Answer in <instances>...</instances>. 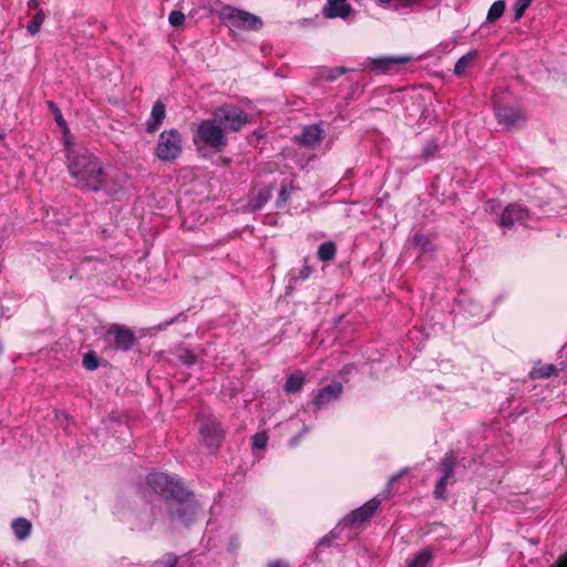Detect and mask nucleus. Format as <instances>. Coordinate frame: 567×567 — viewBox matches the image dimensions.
Wrapping results in <instances>:
<instances>
[{
	"label": "nucleus",
	"instance_id": "obj_10",
	"mask_svg": "<svg viewBox=\"0 0 567 567\" xmlns=\"http://www.w3.org/2000/svg\"><path fill=\"white\" fill-rule=\"evenodd\" d=\"M495 116L499 124L509 130L517 127L525 120L519 109L509 106H497L495 109Z\"/></svg>",
	"mask_w": 567,
	"mask_h": 567
},
{
	"label": "nucleus",
	"instance_id": "obj_14",
	"mask_svg": "<svg viewBox=\"0 0 567 567\" xmlns=\"http://www.w3.org/2000/svg\"><path fill=\"white\" fill-rule=\"evenodd\" d=\"M322 12L328 19H346L351 12V7L347 3V0H327Z\"/></svg>",
	"mask_w": 567,
	"mask_h": 567
},
{
	"label": "nucleus",
	"instance_id": "obj_44",
	"mask_svg": "<svg viewBox=\"0 0 567 567\" xmlns=\"http://www.w3.org/2000/svg\"><path fill=\"white\" fill-rule=\"evenodd\" d=\"M267 567H285L280 561H271Z\"/></svg>",
	"mask_w": 567,
	"mask_h": 567
},
{
	"label": "nucleus",
	"instance_id": "obj_40",
	"mask_svg": "<svg viewBox=\"0 0 567 567\" xmlns=\"http://www.w3.org/2000/svg\"><path fill=\"white\" fill-rule=\"evenodd\" d=\"M499 209H501V204L495 199L488 200L485 205V210L491 214H497Z\"/></svg>",
	"mask_w": 567,
	"mask_h": 567
},
{
	"label": "nucleus",
	"instance_id": "obj_21",
	"mask_svg": "<svg viewBox=\"0 0 567 567\" xmlns=\"http://www.w3.org/2000/svg\"><path fill=\"white\" fill-rule=\"evenodd\" d=\"M432 558L433 555L431 550H421L408 563L406 567H430Z\"/></svg>",
	"mask_w": 567,
	"mask_h": 567
},
{
	"label": "nucleus",
	"instance_id": "obj_17",
	"mask_svg": "<svg viewBox=\"0 0 567 567\" xmlns=\"http://www.w3.org/2000/svg\"><path fill=\"white\" fill-rule=\"evenodd\" d=\"M272 195V185L265 186L258 189L256 193H252L249 200L248 207L251 210H258L262 208V206L270 199Z\"/></svg>",
	"mask_w": 567,
	"mask_h": 567
},
{
	"label": "nucleus",
	"instance_id": "obj_5",
	"mask_svg": "<svg viewBox=\"0 0 567 567\" xmlns=\"http://www.w3.org/2000/svg\"><path fill=\"white\" fill-rule=\"evenodd\" d=\"M220 19L230 30L259 31L264 27L260 17L231 6L223 7Z\"/></svg>",
	"mask_w": 567,
	"mask_h": 567
},
{
	"label": "nucleus",
	"instance_id": "obj_31",
	"mask_svg": "<svg viewBox=\"0 0 567 567\" xmlns=\"http://www.w3.org/2000/svg\"><path fill=\"white\" fill-rule=\"evenodd\" d=\"M439 152V145L435 141H429L423 150H422V157L424 161H429L435 156V154Z\"/></svg>",
	"mask_w": 567,
	"mask_h": 567
},
{
	"label": "nucleus",
	"instance_id": "obj_39",
	"mask_svg": "<svg viewBox=\"0 0 567 567\" xmlns=\"http://www.w3.org/2000/svg\"><path fill=\"white\" fill-rule=\"evenodd\" d=\"M168 21L173 27H181L185 21V14L182 11L174 10L169 13Z\"/></svg>",
	"mask_w": 567,
	"mask_h": 567
},
{
	"label": "nucleus",
	"instance_id": "obj_20",
	"mask_svg": "<svg viewBox=\"0 0 567 567\" xmlns=\"http://www.w3.org/2000/svg\"><path fill=\"white\" fill-rule=\"evenodd\" d=\"M477 56L475 51H471L460 58L454 66V73L458 76H462L466 73L467 69L473 64Z\"/></svg>",
	"mask_w": 567,
	"mask_h": 567
},
{
	"label": "nucleus",
	"instance_id": "obj_4",
	"mask_svg": "<svg viewBox=\"0 0 567 567\" xmlns=\"http://www.w3.org/2000/svg\"><path fill=\"white\" fill-rule=\"evenodd\" d=\"M134 332L121 324H111L101 338L102 352L106 355L113 354L115 351H127L135 342Z\"/></svg>",
	"mask_w": 567,
	"mask_h": 567
},
{
	"label": "nucleus",
	"instance_id": "obj_42",
	"mask_svg": "<svg viewBox=\"0 0 567 567\" xmlns=\"http://www.w3.org/2000/svg\"><path fill=\"white\" fill-rule=\"evenodd\" d=\"M307 431H308L307 429H303V430H302V432H301L299 435H297V436H295L293 439H291V441H290V445H291V446L297 445L298 440L300 439L301 434H302V433H306Z\"/></svg>",
	"mask_w": 567,
	"mask_h": 567
},
{
	"label": "nucleus",
	"instance_id": "obj_6",
	"mask_svg": "<svg viewBox=\"0 0 567 567\" xmlns=\"http://www.w3.org/2000/svg\"><path fill=\"white\" fill-rule=\"evenodd\" d=\"M183 152L182 134L176 128L163 131L155 147V156L162 162L172 163L177 159Z\"/></svg>",
	"mask_w": 567,
	"mask_h": 567
},
{
	"label": "nucleus",
	"instance_id": "obj_45",
	"mask_svg": "<svg viewBox=\"0 0 567 567\" xmlns=\"http://www.w3.org/2000/svg\"><path fill=\"white\" fill-rule=\"evenodd\" d=\"M380 4H389L392 0H377Z\"/></svg>",
	"mask_w": 567,
	"mask_h": 567
},
{
	"label": "nucleus",
	"instance_id": "obj_15",
	"mask_svg": "<svg viewBox=\"0 0 567 567\" xmlns=\"http://www.w3.org/2000/svg\"><path fill=\"white\" fill-rule=\"evenodd\" d=\"M200 434L209 447H217L221 440V430L216 421H207L200 429Z\"/></svg>",
	"mask_w": 567,
	"mask_h": 567
},
{
	"label": "nucleus",
	"instance_id": "obj_23",
	"mask_svg": "<svg viewBox=\"0 0 567 567\" xmlns=\"http://www.w3.org/2000/svg\"><path fill=\"white\" fill-rule=\"evenodd\" d=\"M337 247L332 241L322 243L318 247V258L321 261H330L336 257Z\"/></svg>",
	"mask_w": 567,
	"mask_h": 567
},
{
	"label": "nucleus",
	"instance_id": "obj_18",
	"mask_svg": "<svg viewBox=\"0 0 567 567\" xmlns=\"http://www.w3.org/2000/svg\"><path fill=\"white\" fill-rule=\"evenodd\" d=\"M11 528L17 539L25 540L31 534L32 524L29 519L19 517L11 522Z\"/></svg>",
	"mask_w": 567,
	"mask_h": 567
},
{
	"label": "nucleus",
	"instance_id": "obj_3",
	"mask_svg": "<svg viewBox=\"0 0 567 567\" xmlns=\"http://www.w3.org/2000/svg\"><path fill=\"white\" fill-rule=\"evenodd\" d=\"M193 142L197 151L209 148L216 153L221 152L227 146V134L225 127L220 126L212 116L203 120L193 135Z\"/></svg>",
	"mask_w": 567,
	"mask_h": 567
},
{
	"label": "nucleus",
	"instance_id": "obj_22",
	"mask_svg": "<svg viewBox=\"0 0 567 567\" xmlns=\"http://www.w3.org/2000/svg\"><path fill=\"white\" fill-rule=\"evenodd\" d=\"M312 274V267L309 265V259H303V265L300 268H295L289 272L290 279L293 281L307 280Z\"/></svg>",
	"mask_w": 567,
	"mask_h": 567
},
{
	"label": "nucleus",
	"instance_id": "obj_35",
	"mask_svg": "<svg viewBox=\"0 0 567 567\" xmlns=\"http://www.w3.org/2000/svg\"><path fill=\"white\" fill-rule=\"evenodd\" d=\"M48 107L52 111V113L54 114V118L56 121V123L64 130L66 131L68 127H66V122L64 121L63 116H62V113L60 111V109L56 106V104L53 102V101H48Z\"/></svg>",
	"mask_w": 567,
	"mask_h": 567
},
{
	"label": "nucleus",
	"instance_id": "obj_32",
	"mask_svg": "<svg viewBox=\"0 0 567 567\" xmlns=\"http://www.w3.org/2000/svg\"><path fill=\"white\" fill-rule=\"evenodd\" d=\"M268 435L266 432H258L252 436V450H264L267 446Z\"/></svg>",
	"mask_w": 567,
	"mask_h": 567
},
{
	"label": "nucleus",
	"instance_id": "obj_47",
	"mask_svg": "<svg viewBox=\"0 0 567 567\" xmlns=\"http://www.w3.org/2000/svg\"><path fill=\"white\" fill-rule=\"evenodd\" d=\"M398 477L396 476H393L391 480H390V483L394 482Z\"/></svg>",
	"mask_w": 567,
	"mask_h": 567
},
{
	"label": "nucleus",
	"instance_id": "obj_7",
	"mask_svg": "<svg viewBox=\"0 0 567 567\" xmlns=\"http://www.w3.org/2000/svg\"><path fill=\"white\" fill-rule=\"evenodd\" d=\"M214 120L223 127L225 133L238 132L248 123V114L239 106L225 104L217 107L213 113Z\"/></svg>",
	"mask_w": 567,
	"mask_h": 567
},
{
	"label": "nucleus",
	"instance_id": "obj_25",
	"mask_svg": "<svg viewBox=\"0 0 567 567\" xmlns=\"http://www.w3.org/2000/svg\"><path fill=\"white\" fill-rule=\"evenodd\" d=\"M455 463L456 457L452 453L445 454V456L441 460V466L443 468L442 476L450 480L454 475Z\"/></svg>",
	"mask_w": 567,
	"mask_h": 567
},
{
	"label": "nucleus",
	"instance_id": "obj_24",
	"mask_svg": "<svg viewBox=\"0 0 567 567\" xmlns=\"http://www.w3.org/2000/svg\"><path fill=\"white\" fill-rule=\"evenodd\" d=\"M505 8L506 3L504 0L495 1L487 12L486 21L493 23L498 20L504 14Z\"/></svg>",
	"mask_w": 567,
	"mask_h": 567
},
{
	"label": "nucleus",
	"instance_id": "obj_28",
	"mask_svg": "<svg viewBox=\"0 0 567 567\" xmlns=\"http://www.w3.org/2000/svg\"><path fill=\"white\" fill-rule=\"evenodd\" d=\"M45 14L42 10H39L32 18V20L28 23L27 30L31 34H37L40 31V28L44 21Z\"/></svg>",
	"mask_w": 567,
	"mask_h": 567
},
{
	"label": "nucleus",
	"instance_id": "obj_30",
	"mask_svg": "<svg viewBox=\"0 0 567 567\" xmlns=\"http://www.w3.org/2000/svg\"><path fill=\"white\" fill-rule=\"evenodd\" d=\"M151 567H177V557L173 554H166L154 561Z\"/></svg>",
	"mask_w": 567,
	"mask_h": 567
},
{
	"label": "nucleus",
	"instance_id": "obj_8",
	"mask_svg": "<svg viewBox=\"0 0 567 567\" xmlns=\"http://www.w3.org/2000/svg\"><path fill=\"white\" fill-rule=\"evenodd\" d=\"M529 218V210L518 204L513 203L507 205L497 219V224L505 229H509L515 225H523Z\"/></svg>",
	"mask_w": 567,
	"mask_h": 567
},
{
	"label": "nucleus",
	"instance_id": "obj_46",
	"mask_svg": "<svg viewBox=\"0 0 567 567\" xmlns=\"http://www.w3.org/2000/svg\"><path fill=\"white\" fill-rule=\"evenodd\" d=\"M4 133L0 132V140H3Z\"/></svg>",
	"mask_w": 567,
	"mask_h": 567
},
{
	"label": "nucleus",
	"instance_id": "obj_33",
	"mask_svg": "<svg viewBox=\"0 0 567 567\" xmlns=\"http://www.w3.org/2000/svg\"><path fill=\"white\" fill-rule=\"evenodd\" d=\"M83 367L89 371H94L99 368V360L94 352H89L84 354Z\"/></svg>",
	"mask_w": 567,
	"mask_h": 567
},
{
	"label": "nucleus",
	"instance_id": "obj_41",
	"mask_svg": "<svg viewBox=\"0 0 567 567\" xmlns=\"http://www.w3.org/2000/svg\"><path fill=\"white\" fill-rule=\"evenodd\" d=\"M423 0H398L396 2V9L399 8H412L414 6H417L422 2Z\"/></svg>",
	"mask_w": 567,
	"mask_h": 567
},
{
	"label": "nucleus",
	"instance_id": "obj_2",
	"mask_svg": "<svg viewBox=\"0 0 567 567\" xmlns=\"http://www.w3.org/2000/svg\"><path fill=\"white\" fill-rule=\"evenodd\" d=\"M147 485L158 495L178 501L172 515L181 523L188 525L197 512V505L187 502L188 493L184 485L165 473H152L147 476Z\"/></svg>",
	"mask_w": 567,
	"mask_h": 567
},
{
	"label": "nucleus",
	"instance_id": "obj_29",
	"mask_svg": "<svg viewBox=\"0 0 567 567\" xmlns=\"http://www.w3.org/2000/svg\"><path fill=\"white\" fill-rule=\"evenodd\" d=\"M414 244L420 252H427L433 250V244L429 237L425 235H415L414 236Z\"/></svg>",
	"mask_w": 567,
	"mask_h": 567
},
{
	"label": "nucleus",
	"instance_id": "obj_9",
	"mask_svg": "<svg viewBox=\"0 0 567 567\" xmlns=\"http://www.w3.org/2000/svg\"><path fill=\"white\" fill-rule=\"evenodd\" d=\"M412 55H396V56H379L369 58L364 61L363 66L365 70H371L375 73H388L396 64H404L412 61Z\"/></svg>",
	"mask_w": 567,
	"mask_h": 567
},
{
	"label": "nucleus",
	"instance_id": "obj_12",
	"mask_svg": "<svg viewBox=\"0 0 567 567\" xmlns=\"http://www.w3.org/2000/svg\"><path fill=\"white\" fill-rule=\"evenodd\" d=\"M381 502L379 498L374 497L368 501L361 507L354 509L350 516L348 517L351 525L359 526L365 523L378 509Z\"/></svg>",
	"mask_w": 567,
	"mask_h": 567
},
{
	"label": "nucleus",
	"instance_id": "obj_43",
	"mask_svg": "<svg viewBox=\"0 0 567 567\" xmlns=\"http://www.w3.org/2000/svg\"><path fill=\"white\" fill-rule=\"evenodd\" d=\"M38 7H39V0H29L28 1L29 9H37Z\"/></svg>",
	"mask_w": 567,
	"mask_h": 567
},
{
	"label": "nucleus",
	"instance_id": "obj_34",
	"mask_svg": "<svg viewBox=\"0 0 567 567\" xmlns=\"http://www.w3.org/2000/svg\"><path fill=\"white\" fill-rule=\"evenodd\" d=\"M533 0H517L514 6V19L518 21L525 13L526 9L530 6Z\"/></svg>",
	"mask_w": 567,
	"mask_h": 567
},
{
	"label": "nucleus",
	"instance_id": "obj_26",
	"mask_svg": "<svg viewBox=\"0 0 567 567\" xmlns=\"http://www.w3.org/2000/svg\"><path fill=\"white\" fill-rule=\"evenodd\" d=\"M295 189L296 188L292 184H282L276 200V206L278 208H284Z\"/></svg>",
	"mask_w": 567,
	"mask_h": 567
},
{
	"label": "nucleus",
	"instance_id": "obj_11",
	"mask_svg": "<svg viewBox=\"0 0 567 567\" xmlns=\"http://www.w3.org/2000/svg\"><path fill=\"white\" fill-rule=\"evenodd\" d=\"M341 383L333 382L327 386L320 389L313 399V405L317 410L326 408L331 402L338 400L342 393Z\"/></svg>",
	"mask_w": 567,
	"mask_h": 567
},
{
	"label": "nucleus",
	"instance_id": "obj_36",
	"mask_svg": "<svg viewBox=\"0 0 567 567\" xmlns=\"http://www.w3.org/2000/svg\"><path fill=\"white\" fill-rule=\"evenodd\" d=\"M449 483V478L444 477V476H441L436 484H435V488H434V496L436 498H444L445 497V489H446V485Z\"/></svg>",
	"mask_w": 567,
	"mask_h": 567
},
{
	"label": "nucleus",
	"instance_id": "obj_13",
	"mask_svg": "<svg viewBox=\"0 0 567 567\" xmlns=\"http://www.w3.org/2000/svg\"><path fill=\"white\" fill-rule=\"evenodd\" d=\"M166 117V107L163 102L156 101L152 107L150 117L146 121L145 130L147 133H155L163 124Z\"/></svg>",
	"mask_w": 567,
	"mask_h": 567
},
{
	"label": "nucleus",
	"instance_id": "obj_48",
	"mask_svg": "<svg viewBox=\"0 0 567 567\" xmlns=\"http://www.w3.org/2000/svg\"><path fill=\"white\" fill-rule=\"evenodd\" d=\"M564 565H565L564 567H567V556H566V561L564 563Z\"/></svg>",
	"mask_w": 567,
	"mask_h": 567
},
{
	"label": "nucleus",
	"instance_id": "obj_19",
	"mask_svg": "<svg viewBox=\"0 0 567 567\" xmlns=\"http://www.w3.org/2000/svg\"><path fill=\"white\" fill-rule=\"evenodd\" d=\"M305 382L303 373L296 371L287 378L284 389L287 393H297L303 388Z\"/></svg>",
	"mask_w": 567,
	"mask_h": 567
},
{
	"label": "nucleus",
	"instance_id": "obj_37",
	"mask_svg": "<svg viewBox=\"0 0 567 567\" xmlns=\"http://www.w3.org/2000/svg\"><path fill=\"white\" fill-rule=\"evenodd\" d=\"M449 483V478L444 477V476H441L436 484H435V488H434V496L436 498H444L445 497V489H446V485Z\"/></svg>",
	"mask_w": 567,
	"mask_h": 567
},
{
	"label": "nucleus",
	"instance_id": "obj_27",
	"mask_svg": "<svg viewBox=\"0 0 567 567\" xmlns=\"http://www.w3.org/2000/svg\"><path fill=\"white\" fill-rule=\"evenodd\" d=\"M555 371L556 368L553 364H544L533 368L530 371V377L534 379H545L549 378Z\"/></svg>",
	"mask_w": 567,
	"mask_h": 567
},
{
	"label": "nucleus",
	"instance_id": "obj_1",
	"mask_svg": "<svg viewBox=\"0 0 567 567\" xmlns=\"http://www.w3.org/2000/svg\"><path fill=\"white\" fill-rule=\"evenodd\" d=\"M68 168L76 185L99 192L107 188L106 174L101 161L86 148L68 150Z\"/></svg>",
	"mask_w": 567,
	"mask_h": 567
},
{
	"label": "nucleus",
	"instance_id": "obj_16",
	"mask_svg": "<svg viewBox=\"0 0 567 567\" xmlns=\"http://www.w3.org/2000/svg\"><path fill=\"white\" fill-rule=\"evenodd\" d=\"M322 138H323V130L317 124H312V125H308V126L303 127V130L299 136L300 143L306 146H315V145L319 144Z\"/></svg>",
	"mask_w": 567,
	"mask_h": 567
},
{
	"label": "nucleus",
	"instance_id": "obj_38",
	"mask_svg": "<svg viewBox=\"0 0 567 567\" xmlns=\"http://www.w3.org/2000/svg\"><path fill=\"white\" fill-rule=\"evenodd\" d=\"M178 360L182 364L186 365V367H190L193 364H195L196 362V357L194 355V353L189 350H183L181 351V353L178 354Z\"/></svg>",
	"mask_w": 567,
	"mask_h": 567
}]
</instances>
